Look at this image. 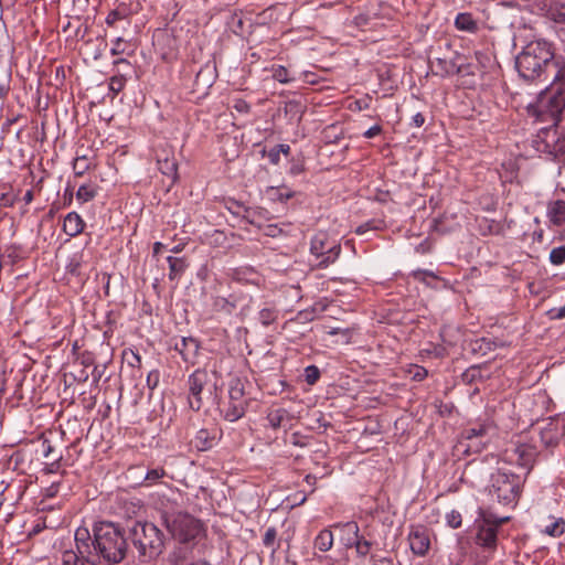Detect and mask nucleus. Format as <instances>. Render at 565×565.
<instances>
[{"label":"nucleus","mask_w":565,"mask_h":565,"mask_svg":"<svg viewBox=\"0 0 565 565\" xmlns=\"http://www.w3.org/2000/svg\"><path fill=\"white\" fill-rule=\"evenodd\" d=\"M247 381L241 377H234L228 384V403L223 411L224 419L236 422L244 417L252 398L246 395Z\"/></svg>","instance_id":"9"},{"label":"nucleus","mask_w":565,"mask_h":565,"mask_svg":"<svg viewBox=\"0 0 565 565\" xmlns=\"http://www.w3.org/2000/svg\"><path fill=\"white\" fill-rule=\"evenodd\" d=\"M226 207H227L230 213H232L235 216H239L241 217L242 213H243V211H244V209L246 206L243 203L238 202V201L231 200V201H228Z\"/></svg>","instance_id":"55"},{"label":"nucleus","mask_w":565,"mask_h":565,"mask_svg":"<svg viewBox=\"0 0 565 565\" xmlns=\"http://www.w3.org/2000/svg\"><path fill=\"white\" fill-rule=\"evenodd\" d=\"M214 79L215 67L211 66L210 64L201 66L194 78L193 90L204 92L209 89L213 85Z\"/></svg>","instance_id":"17"},{"label":"nucleus","mask_w":565,"mask_h":565,"mask_svg":"<svg viewBox=\"0 0 565 565\" xmlns=\"http://www.w3.org/2000/svg\"><path fill=\"white\" fill-rule=\"evenodd\" d=\"M160 381V372L159 370H152L147 375V386L149 390L153 391Z\"/></svg>","instance_id":"56"},{"label":"nucleus","mask_w":565,"mask_h":565,"mask_svg":"<svg viewBox=\"0 0 565 565\" xmlns=\"http://www.w3.org/2000/svg\"><path fill=\"white\" fill-rule=\"evenodd\" d=\"M266 194L270 201L286 204L296 195V192L287 185L282 184L279 186H268L266 189Z\"/></svg>","instance_id":"27"},{"label":"nucleus","mask_w":565,"mask_h":565,"mask_svg":"<svg viewBox=\"0 0 565 565\" xmlns=\"http://www.w3.org/2000/svg\"><path fill=\"white\" fill-rule=\"evenodd\" d=\"M276 541H277V530L274 526H270L266 530V532L264 534L263 544L266 547H270L273 554L279 548V544L276 545Z\"/></svg>","instance_id":"41"},{"label":"nucleus","mask_w":565,"mask_h":565,"mask_svg":"<svg viewBox=\"0 0 565 565\" xmlns=\"http://www.w3.org/2000/svg\"><path fill=\"white\" fill-rule=\"evenodd\" d=\"M161 525L180 543L195 540L202 531L201 522L186 512H161Z\"/></svg>","instance_id":"7"},{"label":"nucleus","mask_w":565,"mask_h":565,"mask_svg":"<svg viewBox=\"0 0 565 565\" xmlns=\"http://www.w3.org/2000/svg\"><path fill=\"white\" fill-rule=\"evenodd\" d=\"M289 163L288 173L292 177H297L306 171L305 158L302 154L292 157Z\"/></svg>","instance_id":"39"},{"label":"nucleus","mask_w":565,"mask_h":565,"mask_svg":"<svg viewBox=\"0 0 565 565\" xmlns=\"http://www.w3.org/2000/svg\"><path fill=\"white\" fill-rule=\"evenodd\" d=\"M273 77L279 83H288L290 81L288 70L281 65L273 68Z\"/></svg>","instance_id":"53"},{"label":"nucleus","mask_w":565,"mask_h":565,"mask_svg":"<svg viewBox=\"0 0 565 565\" xmlns=\"http://www.w3.org/2000/svg\"><path fill=\"white\" fill-rule=\"evenodd\" d=\"M550 318L554 320H562L565 318V305L559 308H553L548 311Z\"/></svg>","instance_id":"63"},{"label":"nucleus","mask_w":565,"mask_h":565,"mask_svg":"<svg viewBox=\"0 0 565 565\" xmlns=\"http://www.w3.org/2000/svg\"><path fill=\"white\" fill-rule=\"evenodd\" d=\"M486 367L482 365H471L461 374V382L466 385L483 383L489 379V374L484 373Z\"/></svg>","instance_id":"26"},{"label":"nucleus","mask_w":565,"mask_h":565,"mask_svg":"<svg viewBox=\"0 0 565 565\" xmlns=\"http://www.w3.org/2000/svg\"><path fill=\"white\" fill-rule=\"evenodd\" d=\"M41 451L44 458L52 460L53 457H56L55 448L51 445L49 439H44L41 443Z\"/></svg>","instance_id":"57"},{"label":"nucleus","mask_w":565,"mask_h":565,"mask_svg":"<svg viewBox=\"0 0 565 565\" xmlns=\"http://www.w3.org/2000/svg\"><path fill=\"white\" fill-rule=\"evenodd\" d=\"M315 548L320 552H328L333 546V533L329 529L321 530L313 541Z\"/></svg>","instance_id":"31"},{"label":"nucleus","mask_w":565,"mask_h":565,"mask_svg":"<svg viewBox=\"0 0 565 565\" xmlns=\"http://www.w3.org/2000/svg\"><path fill=\"white\" fill-rule=\"evenodd\" d=\"M354 548H355V552H356V556L358 557H366L371 550H372V546H373V543L369 540H366L363 535H360V537L358 539L356 542H354Z\"/></svg>","instance_id":"40"},{"label":"nucleus","mask_w":565,"mask_h":565,"mask_svg":"<svg viewBox=\"0 0 565 565\" xmlns=\"http://www.w3.org/2000/svg\"><path fill=\"white\" fill-rule=\"evenodd\" d=\"M408 373L414 381H424L428 376V371L420 365H412Z\"/></svg>","instance_id":"50"},{"label":"nucleus","mask_w":565,"mask_h":565,"mask_svg":"<svg viewBox=\"0 0 565 565\" xmlns=\"http://www.w3.org/2000/svg\"><path fill=\"white\" fill-rule=\"evenodd\" d=\"M488 438H476V439H461L458 441L456 446L458 451H461L463 455L469 456L472 454L480 452L487 445Z\"/></svg>","instance_id":"28"},{"label":"nucleus","mask_w":565,"mask_h":565,"mask_svg":"<svg viewBox=\"0 0 565 565\" xmlns=\"http://www.w3.org/2000/svg\"><path fill=\"white\" fill-rule=\"evenodd\" d=\"M173 348L185 363L193 365L196 362L201 344L196 338L182 337L174 343Z\"/></svg>","instance_id":"14"},{"label":"nucleus","mask_w":565,"mask_h":565,"mask_svg":"<svg viewBox=\"0 0 565 565\" xmlns=\"http://www.w3.org/2000/svg\"><path fill=\"white\" fill-rule=\"evenodd\" d=\"M526 477L499 468L490 476L489 495L499 504L514 508L522 494Z\"/></svg>","instance_id":"5"},{"label":"nucleus","mask_w":565,"mask_h":565,"mask_svg":"<svg viewBox=\"0 0 565 565\" xmlns=\"http://www.w3.org/2000/svg\"><path fill=\"white\" fill-rule=\"evenodd\" d=\"M167 476H168V473H167L166 469L161 466L149 468L143 478L142 486L151 487L154 484H159L161 479H163Z\"/></svg>","instance_id":"33"},{"label":"nucleus","mask_w":565,"mask_h":565,"mask_svg":"<svg viewBox=\"0 0 565 565\" xmlns=\"http://www.w3.org/2000/svg\"><path fill=\"white\" fill-rule=\"evenodd\" d=\"M371 565H395L391 557H377L375 555H371Z\"/></svg>","instance_id":"64"},{"label":"nucleus","mask_w":565,"mask_h":565,"mask_svg":"<svg viewBox=\"0 0 565 565\" xmlns=\"http://www.w3.org/2000/svg\"><path fill=\"white\" fill-rule=\"evenodd\" d=\"M258 212L249 206H246L242 213V220L250 225H257L260 228V225L256 221V215Z\"/></svg>","instance_id":"52"},{"label":"nucleus","mask_w":565,"mask_h":565,"mask_svg":"<svg viewBox=\"0 0 565 565\" xmlns=\"http://www.w3.org/2000/svg\"><path fill=\"white\" fill-rule=\"evenodd\" d=\"M122 359L127 361L128 365L136 369H141V356L132 349H125L122 351Z\"/></svg>","instance_id":"43"},{"label":"nucleus","mask_w":565,"mask_h":565,"mask_svg":"<svg viewBox=\"0 0 565 565\" xmlns=\"http://www.w3.org/2000/svg\"><path fill=\"white\" fill-rule=\"evenodd\" d=\"M128 537L140 563L156 561L166 550L167 536L159 526L148 521H136L128 529Z\"/></svg>","instance_id":"3"},{"label":"nucleus","mask_w":565,"mask_h":565,"mask_svg":"<svg viewBox=\"0 0 565 565\" xmlns=\"http://www.w3.org/2000/svg\"><path fill=\"white\" fill-rule=\"evenodd\" d=\"M127 42L122 38H117L110 49L111 55H120L126 51Z\"/></svg>","instance_id":"54"},{"label":"nucleus","mask_w":565,"mask_h":565,"mask_svg":"<svg viewBox=\"0 0 565 565\" xmlns=\"http://www.w3.org/2000/svg\"><path fill=\"white\" fill-rule=\"evenodd\" d=\"M552 520L553 521L544 527L543 533L552 537L562 536L565 533V519L552 518Z\"/></svg>","instance_id":"36"},{"label":"nucleus","mask_w":565,"mask_h":565,"mask_svg":"<svg viewBox=\"0 0 565 565\" xmlns=\"http://www.w3.org/2000/svg\"><path fill=\"white\" fill-rule=\"evenodd\" d=\"M446 523L451 529H459L462 524V516L459 511L451 510L446 514Z\"/></svg>","instance_id":"48"},{"label":"nucleus","mask_w":565,"mask_h":565,"mask_svg":"<svg viewBox=\"0 0 565 565\" xmlns=\"http://www.w3.org/2000/svg\"><path fill=\"white\" fill-rule=\"evenodd\" d=\"M430 64L436 67L435 74L441 77L466 72L465 65L457 64L455 58L436 57L434 61H430Z\"/></svg>","instance_id":"16"},{"label":"nucleus","mask_w":565,"mask_h":565,"mask_svg":"<svg viewBox=\"0 0 565 565\" xmlns=\"http://www.w3.org/2000/svg\"><path fill=\"white\" fill-rule=\"evenodd\" d=\"M565 111V81L557 84L551 82L550 86L542 92L536 102L526 107V114L535 122L556 126L562 121Z\"/></svg>","instance_id":"4"},{"label":"nucleus","mask_w":565,"mask_h":565,"mask_svg":"<svg viewBox=\"0 0 565 565\" xmlns=\"http://www.w3.org/2000/svg\"><path fill=\"white\" fill-rule=\"evenodd\" d=\"M335 527L342 532L341 541L347 548H352L360 537V529L356 522L351 521L342 524H335Z\"/></svg>","instance_id":"21"},{"label":"nucleus","mask_w":565,"mask_h":565,"mask_svg":"<svg viewBox=\"0 0 565 565\" xmlns=\"http://www.w3.org/2000/svg\"><path fill=\"white\" fill-rule=\"evenodd\" d=\"M289 444H291L292 446L305 448L309 446V437L302 435L299 431H295L289 437Z\"/></svg>","instance_id":"49"},{"label":"nucleus","mask_w":565,"mask_h":565,"mask_svg":"<svg viewBox=\"0 0 565 565\" xmlns=\"http://www.w3.org/2000/svg\"><path fill=\"white\" fill-rule=\"evenodd\" d=\"M169 565H209L206 562L194 561L190 557L188 547H175L168 557Z\"/></svg>","instance_id":"19"},{"label":"nucleus","mask_w":565,"mask_h":565,"mask_svg":"<svg viewBox=\"0 0 565 565\" xmlns=\"http://www.w3.org/2000/svg\"><path fill=\"white\" fill-rule=\"evenodd\" d=\"M515 68L530 84L565 81V56L557 55L554 44L545 39L533 40L523 46L515 56Z\"/></svg>","instance_id":"1"},{"label":"nucleus","mask_w":565,"mask_h":565,"mask_svg":"<svg viewBox=\"0 0 565 565\" xmlns=\"http://www.w3.org/2000/svg\"><path fill=\"white\" fill-rule=\"evenodd\" d=\"M321 376L320 370L316 365H308L305 369V381L309 385L316 384Z\"/></svg>","instance_id":"47"},{"label":"nucleus","mask_w":565,"mask_h":565,"mask_svg":"<svg viewBox=\"0 0 565 565\" xmlns=\"http://www.w3.org/2000/svg\"><path fill=\"white\" fill-rule=\"evenodd\" d=\"M99 558L97 555H79L74 550L65 551L62 555L63 565H96Z\"/></svg>","instance_id":"24"},{"label":"nucleus","mask_w":565,"mask_h":565,"mask_svg":"<svg viewBox=\"0 0 565 565\" xmlns=\"http://www.w3.org/2000/svg\"><path fill=\"white\" fill-rule=\"evenodd\" d=\"M232 107L241 114H248L250 110V105L243 98L234 99Z\"/></svg>","instance_id":"58"},{"label":"nucleus","mask_w":565,"mask_h":565,"mask_svg":"<svg viewBox=\"0 0 565 565\" xmlns=\"http://www.w3.org/2000/svg\"><path fill=\"white\" fill-rule=\"evenodd\" d=\"M82 265L78 259L75 257L71 259L70 264L66 266V270L68 274L79 277L82 276L81 271Z\"/></svg>","instance_id":"59"},{"label":"nucleus","mask_w":565,"mask_h":565,"mask_svg":"<svg viewBox=\"0 0 565 565\" xmlns=\"http://www.w3.org/2000/svg\"><path fill=\"white\" fill-rule=\"evenodd\" d=\"M126 82H127V78L124 75H121V74L113 75L109 78V89L115 95H117L125 88Z\"/></svg>","instance_id":"44"},{"label":"nucleus","mask_w":565,"mask_h":565,"mask_svg":"<svg viewBox=\"0 0 565 565\" xmlns=\"http://www.w3.org/2000/svg\"><path fill=\"white\" fill-rule=\"evenodd\" d=\"M94 532L95 555L107 564L121 563L128 553V536L124 527L110 521L95 522Z\"/></svg>","instance_id":"2"},{"label":"nucleus","mask_w":565,"mask_h":565,"mask_svg":"<svg viewBox=\"0 0 565 565\" xmlns=\"http://www.w3.org/2000/svg\"><path fill=\"white\" fill-rule=\"evenodd\" d=\"M537 454L536 446L530 443H516L507 450L509 460L525 469V477L531 472Z\"/></svg>","instance_id":"11"},{"label":"nucleus","mask_w":565,"mask_h":565,"mask_svg":"<svg viewBox=\"0 0 565 565\" xmlns=\"http://www.w3.org/2000/svg\"><path fill=\"white\" fill-rule=\"evenodd\" d=\"M510 521V516H498L489 510L480 509L472 525L473 543L488 555L498 548L499 529Z\"/></svg>","instance_id":"6"},{"label":"nucleus","mask_w":565,"mask_h":565,"mask_svg":"<svg viewBox=\"0 0 565 565\" xmlns=\"http://www.w3.org/2000/svg\"><path fill=\"white\" fill-rule=\"evenodd\" d=\"M266 419L269 427L278 429L290 425L292 416L285 408H275L268 412Z\"/></svg>","instance_id":"23"},{"label":"nucleus","mask_w":565,"mask_h":565,"mask_svg":"<svg viewBox=\"0 0 565 565\" xmlns=\"http://www.w3.org/2000/svg\"><path fill=\"white\" fill-rule=\"evenodd\" d=\"M211 376L206 369H196L188 377L189 405L190 408L199 412L203 406L202 393L210 383Z\"/></svg>","instance_id":"10"},{"label":"nucleus","mask_w":565,"mask_h":565,"mask_svg":"<svg viewBox=\"0 0 565 565\" xmlns=\"http://www.w3.org/2000/svg\"><path fill=\"white\" fill-rule=\"evenodd\" d=\"M565 436V424L558 419H551L540 430L542 445L547 449L555 448Z\"/></svg>","instance_id":"12"},{"label":"nucleus","mask_w":565,"mask_h":565,"mask_svg":"<svg viewBox=\"0 0 565 565\" xmlns=\"http://www.w3.org/2000/svg\"><path fill=\"white\" fill-rule=\"evenodd\" d=\"M279 316V310L275 306H268L259 310L258 320L264 327H268L276 322Z\"/></svg>","instance_id":"35"},{"label":"nucleus","mask_w":565,"mask_h":565,"mask_svg":"<svg viewBox=\"0 0 565 565\" xmlns=\"http://www.w3.org/2000/svg\"><path fill=\"white\" fill-rule=\"evenodd\" d=\"M98 186L93 183L82 184L76 191V200L83 204L95 199Z\"/></svg>","instance_id":"34"},{"label":"nucleus","mask_w":565,"mask_h":565,"mask_svg":"<svg viewBox=\"0 0 565 565\" xmlns=\"http://www.w3.org/2000/svg\"><path fill=\"white\" fill-rule=\"evenodd\" d=\"M554 151L556 156H563L565 160V132L562 134L555 141Z\"/></svg>","instance_id":"61"},{"label":"nucleus","mask_w":565,"mask_h":565,"mask_svg":"<svg viewBox=\"0 0 565 565\" xmlns=\"http://www.w3.org/2000/svg\"><path fill=\"white\" fill-rule=\"evenodd\" d=\"M454 25L458 31L475 34L479 31L478 20L470 12H460L456 15Z\"/></svg>","instance_id":"22"},{"label":"nucleus","mask_w":565,"mask_h":565,"mask_svg":"<svg viewBox=\"0 0 565 565\" xmlns=\"http://www.w3.org/2000/svg\"><path fill=\"white\" fill-rule=\"evenodd\" d=\"M158 169L163 174L167 175L172 180V182H175L178 179V162L175 157L170 159H162L158 160Z\"/></svg>","instance_id":"32"},{"label":"nucleus","mask_w":565,"mask_h":565,"mask_svg":"<svg viewBox=\"0 0 565 565\" xmlns=\"http://www.w3.org/2000/svg\"><path fill=\"white\" fill-rule=\"evenodd\" d=\"M62 459H63V456L61 454L56 455V457H53L51 461L45 463L43 471L45 473H56L61 468Z\"/></svg>","instance_id":"51"},{"label":"nucleus","mask_w":565,"mask_h":565,"mask_svg":"<svg viewBox=\"0 0 565 565\" xmlns=\"http://www.w3.org/2000/svg\"><path fill=\"white\" fill-rule=\"evenodd\" d=\"M75 540V553H79V555H95V543H94V533L90 534L89 530L85 526H79L76 529L74 534Z\"/></svg>","instance_id":"15"},{"label":"nucleus","mask_w":565,"mask_h":565,"mask_svg":"<svg viewBox=\"0 0 565 565\" xmlns=\"http://www.w3.org/2000/svg\"><path fill=\"white\" fill-rule=\"evenodd\" d=\"M85 222L77 212H70L64 217L63 232L70 237H76L83 233Z\"/></svg>","instance_id":"18"},{"label":"nucleus","mask_w":565,"mask_h":565,"mask_svg":"<svg viewBox=\"0 0 565 565\" xmlns=\"http://www.w3.org/2000/svg\"><path fill=\"white\" fill-rule=\"evenodd\" d=\"M412 552L417 556H425L430 548L429 531L424 525L412 526L408 533Z\"/></svg>","instance_id":"13"},{"label":"nucleus","mask_w":565,"mask_h":565,"mask_svg":"<svg viewBox=\"0 0 565 565\" xmlns=\"http://www.w3.org/2000/svg\"><path fill=\"white\" fill-rule=\"evenodd\" d=\"M548 221L555 226H562L565 223V201H552L547 205Z\"/></svg>","instance_id":"25"},{"label":"nucleus","mask_w":565,"mask_h":565,"mask_svg":"<svg viewBox=\"0 0 565 565\" xmlns=\"http://www.w3.org/2000/svg\"><path fill=\"white\" fill-rule=\"evenodd\" d=\"M269 162L274 166L279 164L280 162V152L277 150V147L270 148L266 153Z\"/></svg>","instance_id":"62"},{"label":"nucleus","mask_w":565,"mask_h":565,"mask_svg":"<svg viewBox=\"0 0 565 565\" xmlns=\"http://www.w3.org/2000/svg\"><path fill=\"white\" fill-rule=\"evenodd\" d=\"M488 428L486 424H477L466 428L461 436L463 439L488 438Z\"/></svg>","instance_id":"37"},{"label":"nucleus","mask_w":565,"mask_h":565,"mask_svg":"<svg viewBox=\"0 0 565 565\" xmlns=\"http://www.w3.org/2000/svg\"><path fill=\"white\" fill-rule=\"evenodd\" d=\"M546 17L548 20L565 24V7L564 6H550V8L546 11Z\"/></svg>","instance_id":"38"},{"label":"nucleus","mask_w":565,"mask_h":565,"mask_svg":"<svg viewBox=\"0 0 565 565\" xmlns=\"http://www.w3.org/2000/svg\"><path fill=\"white\" fill-rule=\"evenodd\" d=\"M382 224H383L382 221L370 220V221L359 225L355 230V233L358 235H364L369 231H379L382 228Z\"/></svg>","instance_id":"45"},{"label":"nucleus","mask_w":565,"mask_h":565,"mask_svg":"<svg viewBox=\"0 0 565 565\" xmlns=\"http://www.w3.org/2000/svg\"><path fill=\"white\" fill-rule=\"evenodd\" d=\"M193 443L198 450L206 451L215 445V434L202 428L196 433Z\"/></svg>","instance_id":"30"},{"label":"nucleus","mask_w":565,"mask_h":565,"mask_svg":"<svg viewBox=\"0 0 565 565\" xmlns=\"http://www.w3.org/2000/svg\"><path fill=\"white\" fill-rule=\"evenodd\" d=\"M167 262L169 264L170 280H179L189 266L184 257L168 256Z\"/></svg>","instance_id":"29"},{"label":"nucleus","mask_w":565,"mask_h":565,"mask_svg":"<svg viewBox=\"0 0 565 565\" xmlns=\"http://www.w3.org/2000/svg\"><path fill=\"white\" fill-rule=\"evenodd\" d=\"M238 297L230 295L228 297L216 296L213 298V310L217 313L231 316L237 308Z\"/></svg>","instance_id":"20"},{"label":"nucleus","mask_w":565,"mask_h":565,"mask_svg":"<svg viewBox=\"0 0 565 565\" xmlns=\"http://www.w3.org/2000/svg\"><path fill=\"white\" fill-rule=\"evenodd\" d=\"M60 481H53L49 487L42 490V494L44 498H54L60 490Z\"/></svg>","instance_id":"60"},{"label":"nucleus","mask_w":565,"mask_h":565,"mask_svg":"<svg viewBox=\"0 0 565 565\" xmlns=\"http://www.w3.org/2000/svg\"><path fill=\"white\" fill-rule=\"evenodd\" d=\"M341 244L324 231L317 232L310 239V255L318 263L317 268L326 269L334 264L341 255Z\"/></svg>","instance_id":"8"},{"label":"nucleus","mask_w":565,"mask_h":565,"mask_svg":"<svg viewBox=\"0 0 565 565\" xmlns=\"http://www.w3.org/2000/svg\"><path fill=\"white\" fill-rule=\"evenodd\" d=\"M550 262L555 265L559 266L565 263V245L555 247L550 253Z\"/></svg>","instance_id":"46"},{"label":"nucleus","mask_w":565,"mask_h":565,"mask_svg":"<svg viewBox=\"0 0 565 565\" xmlns=\"http://www.w3.org/2000/svg\"><path fill=\"white\" fill-rule=\"evenodd\" d=\"M90 169V161L86 156H77L73 162L75 175L81 177Z\"/></svg>","instance_id":"42"}]
</instances>
